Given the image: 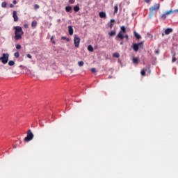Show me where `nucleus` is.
Masks as SVG:
<instances>
[{
	"label": "nucleus",
	"instance_id": "obj_1",
	"mask_svg": "<svg viewBox=\"0 0 178 178\" xmlns=\"http://www.w3.org/2000/svg\"><path fill=\"white\" fill-rule=\"evenodd\" d=\"M14 29L15 30V41H18V40H21L22 35L24 34V32H23V29L21 26H15Z\"/></svg>",
	"mask_w": 178,
	"mask_h": 178
},
{
	"label": "nucleus",
	"instance_id": "obj_2",
	"mask_svg": "<svg viewBox=\"0 0 178 178\" xmlns=\"http://www.w3.org/2000/svg\"><path fill=\"white\" fill-rule=\"evenodd\" d=\"M33 138H34V134H33L31 130L29 129L27 132L26 137H25V138H24V141L25 142H30V141H31V140L33 139Z\"/></svg>",
	"mask_w": 178,
	"mask_h": 178
},
{
	"label": "nucleus",
	"instance_id": "obj_3",
	"mask_svg": "<svg viewBox=\"0 0 178 178\" xmlns=\"http://www.w3.org/2000/svg\"><path fill=\"white\" fill-rule=\"evenodd\" d=\"M0 60H1L3 65H6L9 60V54H3L2 56L0 57Z\"/></svg>",
	"mask_w": 178,
	"mask_h": 178
},
{
	"label": "nucleus",
	"instance_id": "obj_4",
	"mask_svg": "<svg viewBox=\"0 0 178 178\" xmlns=\"http://www.w3.org/2000/svg\"><path fill=\"white\" fill-rule=\"evenodd\" d=\"M22 67H10L9 72L13 74H22Z\"/></svg>",
	"mask_w": 178,
	"mask_h": 178
},
{
	"label": "nucleus",
	"instance_id": "obj_5",
	"mask_svg": "<svg viewBox=\"0 0 178 178\" xmlns=\"http://www.w3.org/2000/svg\"><path fill=\"white\" fill-rule=\"evenodd\" d=\"M19 69H22V73H23V74H31V76H35V74L34 73H33L31 70H30L27 67H22V68H19Z\"/></svg>",
	"mask_w": 178,
	"mask_h": 178
},
{
	"label": "nucleus",
	"instance_id": "obj_6",
	"mask_svg": "<svg viewBox=\"0 0 178 178\" xmlns=\"http://www.w3.org/2000/svg\"><path fill=\"white\" fill-rule=\"evenodd\" d=\"M143 47H144V43L143 42H140L139 43H134L133 44V49L134 51H135V52H138L139 48H143Z\"/></svg>",
	"mask_w": 178,
	"mask_h": 178
},
{
	"label": "nucleus",
	"instance_id": "obj_7",
	"mask_svg": "<svg viewBox=\"0 0 178 178\" xmlns=\"http://www.w3.org/2000/svg\"><path fill=\"white\" fill-rule=\"evenodd\" d=\"M121 31L118 35V38H120V40H123L124 38V35H123V34L126 33V27L125 26H121Z\"/></svg>",
	"mask_w": 178,
	"mask_h": 178
},
{
	"label": "nucleus",
	"instance_id": "obj_8",
	"mask_svg": "<svg viewBox=\"0 0 178 178\" xmlns=\"http://www.w3.org/2000/svg\"><path fill=\"white\" fill-rule=\"evenodd\" d=\"M80 41L81 39L77 36V35H74V44L76 48H79L80 47Z\"/></svg>",
	"mask_w": 178,
	"mask_h": 178
},
{
	"label": "nucleus",
	"instance_id": "obj_9",
	"mask_svg": "<svg viewBox=\"0 0 178 178\" xmlns=\"http://www.w3.org/2000/svg\"><path fill=\"white\" fill-rule=\"evenodd\" d=\"M156 10H159V3H156L149 8V12L152 15H154Z\"/></svg>",
	"mask_w": 178,
	"mask_h": 178
},
{
	"label": "nucleus",
	"instance_id": "obj_10",
	"mask_svg": "<svg viewBox=\"0 0 178 178\" xmlns=\"http://www.w3.org/2000/svg\"><path fill=\"white\" fill-rule=\"evenodd\" d=\"M13 17L14 19V22H17L19 20V17H17V12L13 11Z\"/></svg>",
	"mask_w": 178,
	"mask_h": 178
},
{
	"label": "nucleus",
	"instance_id": "obj_11",
	"mask_svg": "<svg viewBox=\"0 0 178 178\" xmlns=\"http://www.w3.org/2000/svg\"><path fill=\"white\" fill-rule=\"evenodd\" d=\"M172 13V11H168L167 13L163 14L161 15V19H163V20H165V19H166V17L168 16V15H170Z\"/></svg>",
	"mask_w": 178,
	"mask_h": 178
},
{
	"label": "nucleus",
	"instance_id": "obj_12",
	"mask_svg": "<svg viewBox=\"0 0 178 178\" xmlns=\"http://www.w3.org/2000/svg\"><path fill=\"white\" fill-rule=\"evenodd\" d=\"M99 15L101 19H106V13H105V12H100Z\"/></svg>",
	"mask_w": 178,
	"mask_h": 178
},
{
	"label": "nucleus",
	"instance_id": "obj_13",
	"mask_svg": "<svg viewBox=\"0 0 178 178\" xmlns=\"http://www.w3.org/2000/svg\"><path fill=\"white\" fill-rule=\"evenodd\" d=\"M172 31H173V29H172L171 28H168L165 31V35H168V34H170V33H172Z\"/></svg>",
	"mask_w": 178,
	"mask_h": 178
},
{
	"label": "nucleus",
	"instance_id": "obj_14",
	"mask_svg": "<svg viewBox=\"0 0 178 178\" xmlns=\"http://www.w3.org/2000/svg\"><path fill=\"white\" fill-rule=\"evenodd\" d=\"M73 32H74L73 26H68V33H69L70 35H73Z\"/></svg>",
	"mask_w": 178,
	"mask_h": 178
},
{
	"label": "nucleus",
	"instance_id": "obj_15",
	"mask_svg": "<svg viewBox=\"0 0 178 178\" xmlns=\"http://www.w3.org/2000/svg\"><path fill=\"white\" fill-rule=\"evenodd\" d=\"M88 50L89 51V52H93L94 48L92 47V46L91 44H90L88 46Z\"/></svg>",
	"mask_w": 178,
	"mask_h": 178
},
{
	"label": "nucleus",
	"instance_id": "obj_16",
	"mask_svg": "<svg viewBox=\"0 0 178 178\" xmlns=\"http://www.w3.org/2000/svg\"><path fill=\"white\" fill-rule=\"evenodd\" d=\"M134 36L136 37V38H137V40H140L141 38V35L138 34L137 32H134Z\"/></svg>",
	"mask_w": 178,
	"mask_h": 178
},
{
	"label": "nucleus",
	"instance_id": "obj_17",
	"mask_svg": "<svg viewBox=\"0 0 178 178\" xmlns=\"http://www.w3.org/2000/svg\"><path fill=\"white\" fill-rule=\"evenodd\" d=\"M74 12H79L80 10V7H79V6H75L74 7Z\"/></svg>",
	"mask_w": 178,
	"mask_h": 178
},
{
	"label": "nucleus",
	"instance_id": "obj_18",
	"mask_svg": "<svg viewBox=\"0 0 178 178\" xmlns=\"http://www.w3.org/2000/svg\"><path fill=\"white\" fill-rule=\"evenodd\" d=\"M65 10H66V12H70V10H72V6H66Z\"/></svg>",
	"mask_w": 178,
	"mask_h": 178
},
{
	"label": "nucleus",
	"instance_id": "obj_19",
	"mask_svg": "<svg viewBox=\"0 0 178 178\" xmlns=\"http://www.w3.org/2000/svg\"><path fill=\"white\" fill-rule=\"evenodd\" d=\"M61 40H65V41H67V42H69V41H70V39H69L68 38H67L66 36H63L61 38Z\"/></svg>",
	"mask_w": 178,
	"mask_h": 178
},
{
	"label": "nucleus",
	"instance_id": "obj_20",
	"mask_svg": "<svg viewBox=\"0 0 178 178\" xmlns=\"http://www.w3.org/2000/svg\"><path fill=\"white\" fill-rule=\"evenodd\" d=\"M31 26L32 27H37V22H36V21H33L32 22Z\"/></svg>",
	"mask_w": 178,
	"mask_h": 178
},
{
	"label": "nucleus",
	"instance_id": "obj_21",
	"mask_svg": "<svg viewBox=\"0 0 178 178\" xmlns=\"http://www.w3.org/2000/svg\"><path fill=\"white\" fill-rule=\"evenodd\" d=\"M65 72H67V73L68 74H71L73 72V70L70 68H67V70H65Z\"/></svg>",
	"mask_w": 178,
	"mask_h": 178
},
{
	"label": "nucleus",
	"instance_id": "obj_22",
	"mask_svg": "<svg viewBox=\"0 0 178 178\" xmlns=\"http://www.w3.org/2000/svg\"><path fill=\"white\" fill-rule=\"evenodd\" d=\"M118 10H119V7L118 6V5H115L114 6V13H116Z\"/></svg>",
	"mask_w": 178,
	"mask_h": 178
},
{
	"label": "nucleus",
	"instance_id": "obj_23",
	"mask_svg": "<svg viewBox=\"0 0 178 178\" xmlns=\"http://www.w3.org/2000/svg\"><path fill=\"white\" fill-rule=\"evenodd\" d=\"M113 58H119L120 56V54L119 53H114L113 54Z\"/></svg>",
	"mask_w": 178,
	"mask_h": 178
},
{
	"label": "nucleus",
	"instance_id": "obj_24",
	"mask_svg": "<svg viewBox=\"0 0 178 178\" xmlns=\"http://www.w3.org/2000/svg\"><path fill=\"white\" fill-rule=\"evenodd\" d=\"M14 56L15 58H19L20 56V54H19V51H17L14 54Z\"/></svg>",
	"mask_w": 178,
	"mask_h": 178
},
{
	"label": "nucleus",
	"instance_id": "obj_25",
	"mask_svg": "<svg viewBox=\"0 0 178 178\" xmlns=\"http://www.w3.org/2000/svg\"><path fill=\"white\" fill-rule=\"evenodd\" d=\"M8 65H9V66H13V65H15V61H13V60H10V61L8 62Z\"/></svg>",
	"mask_w": 178,
	"mask_h": 178
},
{
	"label": "nucleus",
	"instance_id": "obj_26",
	"mask_svg": "<svg viewBox=\"0 0 178 178\" xmlns=\"http://www.w3.org/2000/svg\"><path fill=\"white\" fill-rule=\"evenodd\" d=\"M78 65H79V67L83 66L84 65V62L79 61V62H78Z\"/></svg>",
	"mask_w": 178,
	"mask_h": 178
},
{
	"label": "nucleus",
	"instance_id": "obj_27",
	"mask_svg": "<svg viewBox=\"0 0 178 178\" xmlns=\"http://www.w3.org/2000/svg\"><path fill=\"white\" fill-rule=\"evenodd\" d=\"M6 5H7V3H6V2H5V1L2 2V3H1V6H2L3 8H6Z\"/></svg>",
	"mask_w": 178,
	"mask_h": 178
},
{
	"label": "nucleus",
	"instance_id": "obj_28",
	"mask_svg": "<svg viewBox=\"0 0 178 178\" xmlns=\"http://www.w3.org/2000/svg\"><path fill=\"white\" fill-rule=\"evenodd\" d=\"M133 62H134V63H137V62H138V58H133Z\"/></svg>",
	"mask_w": 178,
	"mask_h": 178
},
{
	"label": "nucleus",
	"instance_id": "obj_29",
	"mask_svg": "<svg viewBox=\"0 0 178 178\" xmlns=\"http://www.w3.org/2000/svg\"><path fill=\"white\" fill-rule=\"evenodd\" d=\"M16 49H22V45L16 44Z\"/></svg>",
	"mask_w": 178,
	"mask_h": 178
},
{
	"label": "nucleus",
	"instance_id": "obj_30",
	"mask_svg": "<svg viewBox=\"0 0 178 178\" xmlns=\"http://www.w3.org/2000/svg\"><path fill=\"white\" fill-rule=\"evenodd\" d=\"M90 72H92V73H96L97 72V70L95 68H92L90 70Z\"/></svg>",
	"mask_w": 178,
	"mask_h": 178
},
{
	"label": "nucleus",
	"instance_id": "obj_31",
	"mask_svg": "<svg viewBox=\"0 0 178 178\" xmlns=\"http://www.w3.org/2000/svg\"><path fill=\"white\" fill-rule=\"evenodd\" d=\"M34 9H40V6L38 5V4H35V5L34 6Z\"/></svg>",
	"mask_w": 178,
	"mask_h": 178
},
{
	"label": "nucleus",
	"instance_id": "obj_32",
	"mask_svg": "<svg viewBox=\"0 0 178 178\" xmlns=\"http://www.w3.org/2000/svg\"><path fill=\"white\" fill-rule=\"evenodd\" d=\"M54 36H52V37L51 38V41L54 44H55V40H54Z\"/></svg>",
	"mask_w": 178,
	"mask_h": 178
},
{
	"label": "nucleus",
	"instance_id": "obj_33",
	"mask_svg": "<svg viewBox=\"0 0 178 178\" xmlns=\"http://www.w3.org/2000/svg\"><path fill=\"white\" fill-rule=\"evenodd\" d=\"M27 58L31 59L33 57L31 56V54H27Z\"/></svg>",
	"mask_w": 178,
	"mask_h": 178
},
{
	"label": "nucleus",
	"instance_id": "obj_34",
	"mask_svg": "<svg viewBox=\"0 0 178 178\" xmlns=\"http://www.w3.org/2000/svg\"><path fill=\"white\" fill-rule=\"evenodd\" d=\"M124 37L126 38V40H129V35H125Z\"/></svg>",
	"mask_w": 178,
	"mask_h": 178
},
{
	"label": "nucleus",
	"instance_id": "obj_35",
	"mask_svg": "<svg viewBox=\"0 0 178 178\" xmlns=\"http://www.w3.org/2000/svg\"><path fill=\"white\" fill-rule=\"evenodd\" d=\"M69 2H70V3H74V0H69Z\"/></svg>",
	"mask_w": 178,
	"mask_h": 178
},
{
	"label": "nucleus",
	"instance_id": "obj_36",
	"mask_svg": "<svg viewBox=\"0 0 178 178\" xmlns=\"http://www.w3.org/2000/svg\"><path fill=\"white\" fill-rule=\"evenodd\" d=\"M13 3L14 5H16V3H17V1H16V0H13Z\"/></svg>",
	"mask_w": 178,
	"mask_h": 178
},
{
	"label": "nucleus",
	"instance_id": "obj_37",
	"mask_svg": "<svg viewBox=\"0 0 178 178\" xmlns=\"http://www.w3.org/2000/svg\"><path fill=\"white\" fill-rule=\"evenodd\" d=\"M110 27L112 29V19L110 20Z\"/></svg>",
	"mask_w": 178,
	"mask_h": 178
},
{
	"label": "nucleus",
	"instance_id": "obj_38",
	"mask_svg": "<svg viewBox=\"0 0 178 178\" xmlns=\"http://www.w3.org/2000/svg\"><path fill=\"white\" fill-rule=\"evenodd\" d=\"M145 2H146L147 3H149V2H151V0H145Z\"/></svg>",
	"mask_w": 178,
	"mask_h": 178
},
{
	"label": "nucleus",
	"instance_id": "obj_39",
	"mask_svg": "<svg viewBox=\"0 0 178 178\" xmlns=\"http://www.w3.org/2000/svg\"><path fill=\"white\" fill-rule=\"evenodd\" d=\"M172 62H176V58L175 57L172 58Z\"/></svg>",
	"mask_w": 178,
	"mask_h": 178
},
{
	"label": "nucleus",
	"instance_id": "obj_40",
	"mask_svg": "<svg viewBox=\"0 0 178 178\" xmlns=\"http://www.w3.org/2000/svg\"><path fill=\"white\" fill-rule=\"evenodd\" d=\"M15 6H13V4H10V8H14Z\"/></svg>",
	"mask_w": 178,
	"mask_h": 178
},
{
	"label": "nucleus",
	"instance_id": "obj_41",
	"mask_svg": "<svg viewBox=\"0 0 178 178\" xmlns=\"http://www.w3.org/2000/svg\"><path fill=\"white\" fill-rule=\"evenodd\" d=\"M108 34H109L110 37H112V31L109 32Z\"/></svg>",
	"mask_w": 178,
	"mask_h": 178
},
{
	"label": "nucleus",
	"instance_id": "obj_42",
	"mask_svg": "<svg viewBox=\"0 0 178 178\" xmlns=\"http://www.w3.org/2000/svg\"><path fill=\"white\" fill-rule=\"evenodd\" d=\"M24 27H25L26 29H27V28L29 27V26H28L27 24H25V25H24Z\"/></svg>",
	"mask_w": 178,
	"mask_h": 178
},
{
	"label": "nucleus",
	"instance_id": "obj_43",
	"mask_svg": "<svg viewBox=\"0 0 178 178\" xmlns=\"http://www.w3.org/2000/svg\"><path fill=\"white\" fill-rule=\"evenodd\" d=\"M112 35H115V32H112Z\"/></svg>",
	"mask_w": 178,
	"mask_h": 178
},
{
	"label": "nucleus",
	"instance_id": "obj_44",
	"mask_svg": "<svg viewBox=\"0 0 178 178\" xmlns=\"http://www.w3.org/2000/svg\"><path fill=\"white\" fill-rule=\"evenodd\" d=\"M112 23H115V19H112Z\"/></svg>",
	"mask_w": 178,
	"mask_h": 178
},
{
	"label": "nucleus",
	"instance_id": "obj_45",
	"mask_svg": "<svg viewBox=\"0 0 178 178\" xmlns=\"http://www.w3.org/2000/svg\"><path fill=\"white\" fill-rule=\"evenodd\" d=\"M155 53H156V54H159V51H156Z\"/></svg>",
	"mask_w": 178,
	"mask_h": 178
},
{
	"label": "nucleus",
	"instance_id": "obj_46",
	"mask_svg": "<svg viewBox=\"0 0 178 178\" xmlns=\"http://www.w3.org/2000/svg\"><path fill=\"white\" fill-rule=\"evenodd\" d=\"M13 148H16V145H13Z\"/></svg>",
	"mask_w": 178,
	"mask_h": 178
},
{
	"label": "nucleus",
	"instance_id": "obj_47",
	"mask_svg": "<svg viewBox=\"0 0 178 178\" xmlns=\"http://www.w3.org/2000/svg\"><path fill=\"white\" fill-rule=\"evenodd\" d=\"M165 35V34L162 33V36L163 37Z\"/></svg>",
	"mask_w": 178,
	"mask_h": 178
},
{
	"label": "nucleus",
	"instance_id": "obj_48",
	"mask_svg": "<svg viewBox=\"0 0 178 178\" xmlns=\"http://www.w3.org/2000/svg\"><path fill=\"white\" fill-rule=\"evenodd\" d=\"M54 70H56V68H53Z\"/></svg>",
	"mask_w": 178,
	"mask_h": 178
}]
</instances>
